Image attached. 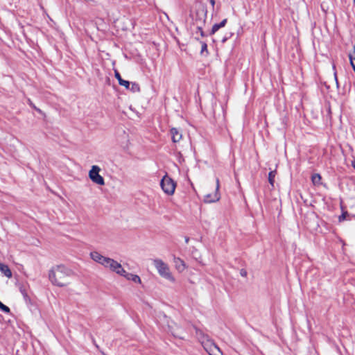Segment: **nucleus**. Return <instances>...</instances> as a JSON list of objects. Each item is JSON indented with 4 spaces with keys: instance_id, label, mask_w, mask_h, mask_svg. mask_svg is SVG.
<instances>
[{
    "instance_id": "9",
    "label": "nucleus",
    "mask_w": 355,
    "mask_h": 355,
    "mask_svg": "<svg viewBox=\"0 0 355 355\" xmlns=\"http://www.w3.org/2000/svg\"><path fill=\"white\" fill-rule=\"evenodd\" d=\"M219 189V180L216 179V192L214 196H211V194L207 195L205 198V201L206 202H214L218 201L220 199V195L218 193V190Z\"/></svg>"
},
{
    "instance_id": "5",
    "label": "nucleus",
    "mask_w": 355,
    "mask_h": 355,
    "mask_svg": "<svg viewBox=\"0 0 355 355\" xmlns=\"http://www.w3.org/2000/svg\"><path fill=\"white\" fill-rule=\"evenodd\" d=\"M160 185L164 193L172 195L175 191L176 184L171 178L165 175L162 179Z\"/></svg>"
},
{
    "instance_id": "19",
    "label": "nucleus",
    "mask_w": 355,
    "mask_h": 355,
    "mask_svg": "<svg viewBox=\"0 0 355 355\" xmlns=\"http://www.w3.org/2000/svg\"><path fill=\"white\" fill-rule=\"evenodd\" d=\"M130 85H131V87L130 88V89L132 92H137L140 91V87H139V84H137L136 83H131Z\"/></svg>"
},
{
    "instance_id": "25",
    "label": "nucleus",
    "mask_w": 355,
    "mask_h": 355,
    "mask_svg": "<svg viewBox=\"0 0 355 355\" xmlns=\"http://www.w3.org/2000/svg\"><path fill=\"white\" fill-rule=\"evenodd\" d=\"M315 178H318V180L319 181L321 179V177L319 174H315L312 177L313 182H315Z\"/></svg>"
},
{
    "instance_id": "10",
    "label": "nucleus",
    "mask_w": 355,
    "mask_h": 355,
    "mask_svg": "<svg viewBox=\"0 0 355 355\" xmlns=\"http://www.w3.org/2000/svg\"><path fill=\"white\" fill-rule=\"evenodd\" d=\"M170 132L171 135L172 141L174 143L178 142L182 139V134L179 132V130L177 128H173L171 129Z\"/></svg>"
},
{
    "instance_id": "26",
    "label": "nucleus",
    "mask_w": 355,
    "mask_h": 355,
    "mask_svg": "<svg viewBox=\"0 0 355 355\" xmlns=\"http://www.w3.org/2000/svg\"><path fill=\"white\" fill-rule=\"evenodd\" d=\"M240 274L243 277H246L248 273H247V271L245 269H241L240 270Z\"/></svg>"
},
{
    "instance_id": "15",
    "label": "nucleus",
    "mask_w": 355,
    "mask_h": 355,
    "mask_svg": "<svg viewBox=\"0 0 355 355\" xmlns=\"http://www.w3.org/2000/svg\"><path fill=\"white\" fill-rule=\"evenodd\" d=\"M121 276H123V277H126L128 279L132 280V282H134L135 283L141 282V279L138 275H134L132 273H128L126 271H125V273H124V275H122Z\"/></svg>"
},
{
    "instance_id": "2",
    "label": "nucleus",
    "mask_w": 355,
    "mask_h": 355,
    "mask_svg": "<svg viewBox=\"0 0 355 355\" xmlns=\"http://www.w3.org/2000/svg\"><path fill=\"white\" fill-rule=\"evenodd\" d=\"M197 335L202 346L209 355L223 354L220 348L213 342L212 340L209 338L207 335L201 331L198 332Z\"/></svg>"
},
{
    "instance_id": "3",
    "label": "nucleus",
    "mask_w": 355,
    "mask_h": 355,
    "mask_svg": "<svg viewBox=\"0 0 355 355\" xmlns=\"http://www.w3.org/2000/svg\"><path fill=\"white\" fill-rule=\"evenodd\" d=\"M153 264L162 277L170 281L171 282H175V279L171 272L168 264L159 259H154Z\"/></svg>"
},
{
    "instance_id": "28",
    "label": "nucleus",
    "mask_w": 355,
    "mask_h": 355,
    "mask_svg": "<svg viewBox=\"0 0 355 355\" xmlns=\"http://www.w3.org/2000/svg\"><path fill=\"white\" fill-rule=\"evenodd\" d=\"M209 2L211 3V5L212 6V7L214 8V5H215V0H209Z\"/></svg>"
},
{
    "instance_id": "30",
    "label": "nucleus",
    "mask_w": 355,
    "mask_h": 355,
    "mask_svg": "<svg viewBox=\"0 0 355 355\" xmlns=\"http://www.w3.org/2000/svg\"><path fill=\"white\" fill-rule=\"evenodd\" d=\"M354 167L355 168V165H354Z\"/></svg>"
},
{
    "instance_id": "20",
    "label": "nucleus",
    "mask_w": 355,
    "mask_h": 355,
    "mask_svg": "<svg viewBox=\"0 0 355 355\" xmlns=\"http://www.w3.org/2000/svg\"><path fill=\"white\" fill-rule=\"evenodd\" d=\"M19 291L21 292V293L22 294L24 298L25 299L26 301H27L28 300H29V297H28V293L26 291V289L24 286H20L19 288Z\"/></svg>"
},
{
    "instance_id": "18",
    "label": "nucleus",
    "mask_w": 355,
    "mask_h": 355,
    "mask_svg": "<svg viewBox=\"0 0 355 355\" xmlns=\"http://www.w3.org/2000/svg\"><path fill=\"white\" fill-rule=\"evenodd\" d=\"M201 43V51H200V54L202 55H204L205 53H206V55L208 54V50H207V45L205 42H200Z\"/></svg>"
},
{
    "instance_id": "23",
    "label": "nucleus",
    "mask_w": 355,
    "mask_h": 355,
    "mask_svg": "<svg viewBox=\"0 0 355 355\" xmlns=\"http://www.w3.org/2000/svg\"><path fill=\"white\" fill-rule=\"evenodd\" d=\"M347 211H345V212L343 213V214L339 216V218H338L339 221H340V222H341V221H343L344 220H345V218H346V216H347Z\"/></svg>"
},
{
    "instance_id": "4",
    "label": "nucleus",
    "mask_w": 355,
    "mask_h": 355,
    "mask_svg": "<svg viewBox=\"0 0 355 355\" xmlns=\"http://www.w3.org/2000/svg\"><path fill=\"white\" fill-rule=\"evenodd\" d=\"M101 168L98 166H92L90 171H89V178L94 183L103 186L105 184V180L104 178L99 174Z\"/></svg>"
},
{
    "instance_id": "13",
    "label": "nucleus",
    "mask_w": 355,
    "mask_h": 355,
    "mask_svg": "<svg viewBox=\"0 0 355 355\" xmlns=\"http://www.w3.org/2000/svg\"><path fill=\"white\" fill-rule=\"evenodd\" d=\"M115 77L119 81L120 85L124 86L125 88L129 89L130 83L128 80L122 79L120 73L118 71H115Z\"/></svg>"
},
{
    "instance_id": "8",
    "label": "nucleus",
    "mask_w": 355,
    "mask_h": 355,
    "mask_svg": "<svg viewBox=\"0 0 355 355\" xmlns=\"http://www.w3.org/2000/svg\"><path fill=\"white\" fill-rule=\"evenodd\" d=\"M90 257L94 261L103 265L105 267L110 259V258L101 255L98 252H92L90 253Z\"/></svg>"
},
{
    "instance_id": "11",
    "label": "nucleus",
    "mask_w": 355,
    "mask_h": 355,
    "mask_svg": "<svg viewBox=\"0 0 355 355\" xmlns=\"http://www.w3.org/2000/svg\"><path fill=\"white\" fill-rule=\"evenodd\" d=\"M174 263H175L176 269L180 272L183 271L186 268L184 261L182 259H181L180 258L175 257Z\"/></svg>"
},
{
    "instance_id": "7",
    "label": "nucleus",
    "mask_w": 355,
    "mask_h": 355,
    "mask_svg": "<svg viewBox=\"0 0 355 355\" xmlns=\"http://www.w3.org/2000/svg\"><path fill=\"white\" fill-rule=\"evenodd\" d=\"M105 267L109 268L111 270L120 275H124V273H125V270L122 268V266L116 261L111 258H110Z\"/></svg>"
},
{
    "instance_id": "29",
    "label": "nucleus",
    "mask_w": 355,
    "mask_h": 355,
    "mask_svg": "<svg viewBox=\"0 0 355 355\" xmlns=\"http://www.w3.org/2000/svg\"><path fill=\"white\" fill-rule=\"evenodd\" d=\"M189 241V237H185V243H188Z\"/></svg>"
},
{
    "instance_id": "27",
    "label": "nucleus",
    "mask_w": 355,
    "mask_h": 355,
    "mask_svg": "<svg viewBox=\"0 0 355 355\" xmlns=\"http://www.w3.org/2000/svg\"><path fill=\"white\" fill-rule=\"evenodd\" d=\"M334 79H335V81H336V86H337V87H338V79H337V76H336V72L334 73Z\"/></svg>"
},
{
    "instance_id": "22",
    "label": "nucleus",
    "mask_w": 355,
    "mask_h": 355,
    "mask_svg": "<svg viewBox=\"0 0 355 355\" xmlns=\"http://www.w3.org/2000/svg\"><path fill=\"white\" fill-rule=\"evenodd\" d=\"M349 60H350V64L355 72V60H354V55H349Z\"/></svg>"
},
{
    "instance_id": "24",
    "label": "nucleus",
    "mask_w": 355,
    "mask_h": 355,
    "mask_svg": "<svg viewBox=\"0 0 355 355\" xmlns=\"http://www.w3.org/2000/svg\"><path fill=\"white\" fill-rule=\"evenodd\" d=\"M28 103L29 104L30 106H31L33 108H34L35 110H36L38 112H41L40 109L37 108L35 105L32 103V101H31V99H28Z\"/></svg>"
},
{
    "instance_id": "14",
    "label": "nucleus",
    "mask_w": 355,
    "mask_h": 355,
    "mask_svg": "<svg viewBox=\"0 0 355 355\" xmlns=\"http://www.w3.org/2000/svg\"><path fill=\"white\" fill-rule=\"evenodd\" d=\"M0 271L8 278L12 277V272L7 265L0 263Z\"/></svg>"
},
{
    "instance_id": "17",
    "label": "nucleus",
    "mask_w": 355,
    "mask_h": 355,
    "mask_svg": "<svg viewBox=\"0 0 355 355\" xmlns=\"http://www.w3.org/2000/svg\"><path fill=\"white\" fill-rule=\"evenodd\" d=\"M204 25L205 24H198L197 25H196V30H197L196 32V34L199 33L201 37H205V33H204V31L202 30Z\"/></svg>"
},
{
    "instance_id": "1",
    "label": "nucleus",
    "mask_w": 355,
    "mask_h": 355,
    "mask_svg": "<svg viewBox=\"0 0 355 355\" xmlns=\"http://www.w3.org/2000/svg\"><path fill=\"white\" fill-rule=\"evenodd\" d=\"M73 271L64 266H56L49 271V278L55 286L63 287L67 285V278L73 275Z\"/></svg>"
},
{
    "instance_id": "16",
    "label": "nucleus",
    "mask_w": 355,
    "mask_h": 355,
    "mask_svg": "<svg viewBox=\"0 0 355 355\" xmlns=\"http://www.w3.org/2000/svg\"><path fill=\"white\" fill-rule=\"evenodd\" d=\"M276 175V171H272L268 174V182L272 187H274L275 177Z\"/></svg>"
},
{
    "instance_id": "21",
    "label": "nucleus",
    "mask_w": 355,
    "mask_h": 355,
    "mask_svg": "<svg viewBox=\"0 0 355 355\" xmlns=\"http://www.w3.org/2000/svg\"><path fill=\"white\" fill-rule=\"evenodd\" d=\"M0 309L2 311H3L4 313H9L10 312L9 307L6 306L5 304H3L1 301H0Z\"/></svg>"
},
{
    "instance_id": "6",
    "label": "nucleus",
    "mask_w": 355,
    "mask_h": 355,
    "mask_svg": "<svg viewBox=\"0 0 355 355\" xmlns=\"http://www.w3.org/2000/svg\"><path fill=\"white\" fill-rule=\"evenodd\" d=\"M207 10L205 6L199 8L196 12L194 25L205 24L207 19Z\"/></svg>"
},
{
    "instance_id": "12",
    "label": "nucleus",
    "mask_w": 355,
    "mask_h": 355,
    "mask_svg": "<svg viewBox=\"0 0 355 355\" xmlns=\"http://www.w3.org/2000/svg\"><path fill=\"white\" fill-rule=\"evenodd\" d=\"M227 21V19H224L220 23L214 24L209 34L211 35L215 34V33L217 32L220 28H223L225 26Z\"/></svg>"
}]
</instances>
